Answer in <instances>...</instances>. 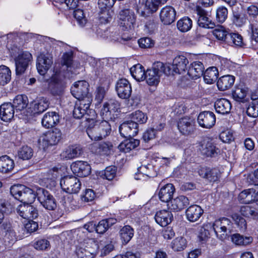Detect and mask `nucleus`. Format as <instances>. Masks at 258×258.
<instances>
[{"instance_id":"c03bdc74","label":"nucleus","mask_w":258,"mask_h":258,"mask_svg":"<svg viewBox=\"0 0 258 258\" xmlns=\"http://www.w3.org/2000/svg\"><path fill=\"white\" fill-rule=\"evenodd\" d=\"M111 147L112 145L110 143H95L91 145V150L96 153L106 154H107Z\"/></svg>"},{"instance_id":"4468645a","label":"nucleus","mask_w":258,"mask_h":258,"mask_svg":"<svg viewBox=\"0 0 258 258\" xmlns=\"http://www.w3.org/2000/svg\"><path fill=\"white\" fill-rule=\"evenodd\" d=\"M115 90L118 97L121 99H128L132 93V87L128 81L121 79L117 81L115 85Z\"/></svg>"},{"instance_id":"5701e85b","label":"nucleus","mask_w":258,"mask_h":258,"mask_svg":"<svg viewBox=\"0 0 258 258\" xmlns=\"http://www.w3.org/2000/svg\"><path fill=\"white\" fill-rule=\"evenodd\" d=\"M64 87V84L60 75L55 74L52 76L49 88L53 95H60L62 93Z\"/></svg>"},{"instance_id":"49530a36","label":"nucleus","mask_w":258,"mask_h":258,"mask_svg":"<svg viewBox=\"0 0 258 258\" xmlns=\"http://www.w3.org/2000/svg\"><path fill=\"white\" fill-rule=\"evenodd\" d=\"M164 127V125L160 123V128L153 127L147 129L143 135V140L146 143L149 142L150 140L154 139L156 137L157 133L161 131Z\"/></svg>"},{"instance_id":"ddd939ff","label":"nucleus","mask_w":258,"mask_h":258,"mask_svg":"<svg viewBox=\"0 0 258 258\" xmlns=\"http://www.w3.org/2000/svg\"><path fill=\"white\" fill-rule=\"evenodd\" d=\"M120 103L115 100H110L104 103L101 110V114L103 118L111 119L114 117V114L119 109Z\"/></svg>"},{"instance_id":"8fccbe9b","label":"nucleus","mask_w":258,"mask_h":258,"mask_svg":"<svg viewBox=\"0 0 258 258\" xmlns=\"http://www.w3.org/2000/svg\"><path fill=\"white\" fill-rule=\"evenodd\" d=\"M11 80V71L5 65L0 66V85L4 86Z\"/></svg>"},{"instance_id":"7ed1b4c3","label":"nucleus","mask_w":258,"mask_h":258,"mask_svg":"<svg viewBox=\"0 0 258 258\" xmlns=\"http://www.w3.org/2000/svg\"><path fill=\"white\" fill-rule=\"evenodd\" d=\"M119 8L120 10L118 17L120 27H122L124 30L132 29L136 22L134 12L127 5L120 4Z\"/></svg>"},{"instance_id":"3c124183","label":"nucleus","mask_w":258,"mask_h":258,"mask_svg":"<svg viewBox=\"0 0 258 258\" xmlns=\"http://www.w3.org/2000/svg\"><path fill=\"white\" fill-rule=\"evenodd\" d=\"M231 241L237 245H246L252 241V238L250 236H244L239 233L231 235Z\"/></svg>"},{"instance_id":"4c0bfd02","label":"nucleus","mask_w":258,"mask_h":258,"mask_svg":"<svg viewBox=\"0 0 258 258\" xmlns=\"http://www.w3.org/2000/svg\"><path fill=\"white\" fill-rule=\"evenodd\" d=\"M90 104L89 99H88V102L84 101L80 102L79 105L76 103L73 110L74 117L77 119L82 118L86 113V110L89 108Z\"/></svg>"},{"instance_id":"aec40b11","label":"nucleus","mask_w":258,"mask_h":258,"mask_svg":"<svg viewBox=\"0 0 258 258\" xmlns=\"http://www.w3.org/2000/svg\"><path fill=\"white\" fill-rule=\"evenodd\" d=\"M71 169L73 173L78 176L86 177L90 175L91 168L90 165L87 162L78 161L71 165Z\"/></svg>"},{"instance_id":"4be33fe9","label":"nucleus","mask_w":258,"mask_h":258,"mask_svg":"<svg viewBox=\"0 0 258 258\" xmlns=\"http://www.w3.org/2000/svg\"><path fill=\"white\" fill-rule=\"evenodd\" d=\"M199 175L210 182L217 181L220 176V171L216 169H211L206 167H201L198 170Z\"/></svg>"},{"instance_id":"a211bd4d","label":"nucleus","mask_w":258,"mask_h":258,"mask_svg":"<svg viewBox=\"0 0 258 258\" xmlns=\"http://www.w3.org/2000/svg\"><path fill=\"white\" fill-rule=\"evenodd\" d=\"M199 150L201 153L208 157L214 156L218 154V148L210 139H204L200 144Z\"/></svg>"},{"instance_id":"6e6d98bb","label":"nucleus","mask_w":258,"mask_h":258,"mask_svg":"<svg viewBox=\"0 0 258 258\" xmlns=\"http://www.w3.org/2000/svg\"><path fill=\"white\" fill-rule=\"evenodd\" d=\"M213 35L219 40L227 41L230 33L222 26H219L213 31Z\"/></svg>"},{"instance_id":"e433bc0d","label":"nucleus","mask_w":258,"mask_h":258,"mask_svg":"<svg viewBox=\"0 0 258 258\" xmlns=\"http://www.w3.org/2000/svg\"><path fill=\"white\" fill-rule=\"evenodd\" d=\"M124 141L121 143L119 146V150L124 153H128L133 149L137 147L140 144V140L128 138Z\"/></svg>"},{"instance_id":"39448f33","label":"nucleus","mask_w":258,"mask_h":258,"mask_svg":"<svg viewBox=\"0 0 258 258\" xmlns=\"http://www.w3.org/2000/svg\"><path fill=\"white\" fill-rule=\"evenodd\" d=\"M89 84L85 81L76 82L71 87V93L79 102L84 101L85 102H88V99L91 101L89 94Z\"/></svg>"},{"instance_id":"603ef678","label":"nucleus","mask_w":258,"mask_h":258,"mask_svg":"<svg viewBox=\"0 0 258 258\" xmlns=\"http://www.w3.org/2000/svg\"><path fill=\"white\" fill-rule=\"evenodd\" d=\"M192 25V20L187 17H184L177 23V27L181 32H185L189 31Z\"/></svg>"},{"instance_id":"13d9d810","label":"nucleus","mask_w":258,"mask_h":258,"mask_svg":"<svg viewBox=\"0 0 258 258\" xmlns=\"http://www.w3.org/2000/svg\"><path fill=\"white\" fill-rule=\"evenodd\" d=\"M131 118L132 120L131 121H134L136 122L137 125L138 123H145L146 122L147 120V115L140 110H137L131 114Z\"/></svg>"},{"instance_id":"a878e982","label":"nucleus","mask_w":258,"mask_h":258,"mask_svg":"<svg viewBox=\"0 0 258 258\" xmlns=\"http://www.w3.org/2000/svg\"><path fill=\"white\" fill-rule=\"evenodd\" d=\"M173 218L171 212L163 210L157 212L155 216L156 222L160 226L165 227L169 224Z\"/></svg>"},{"instance_id":"72a5a7b5","label":"nucleus","mask_w":258,"mask_h":258,"mask_svg":"<svg viewBox=\"0 0 258 258\" xmlns=\"http://www.w3.org/2000/svg\"><path fill=\"white\" fill-rule=\"evenodd\" d=\"M214 106L216 111L222 114L228 113L231 109L230 101L225 98L218 99Z\"/></svg>"},{"instance_id":"9d476101","label":"nucleus","mask_w":258,"mask_h":258,"mask_svg":"<svg viewBox=\"0 0 258 258\" xmlns=\"http://www.w3.org/2000/svg\"><path fill=\"white\" fill-rule=\"evenodd\" d=\"M197 14V23L198 25L204 28H213L215 23L211 19V16L209 13L201 6H197L196 8Z\"/></svg>"},{"instance_id":"bf43d9fd","label":"nucleus","mask_w":258,"mask_h":258,"mask_svg":"<svg viewBox=\"0 0 258 258\" xmlns=\"http://www.w3.org/2000/svg\"><path fill=\"white\" fill-rule=\"evenodd\" d=\"M110 221H114L113 219H104L100 221L97 225H96L95 230L98 233L103 234L105 232L108 228L112 226Z\"/></svg>"},{"instance_id":"79ce46f5","label":"nucleus","mask_w":258,"mask_h":258,"mask_svg":"<svg viewBox=\"0 0 258 258\" xmlns=\"http://www.w3.org/2000/svg\"><path fill=\"white\" fill-rule=\"evenodd\" d=\"M28 104V100L27 97L25 95H19L14 99L12 105L16 109V112H18L25 109Z\"/></svg>"},{"instance_id":"c9c22d12","label":"nucleus","mask_w":258,"mask_h":258,"mask_svg":"<svg viewBox=\"0 0 258 258\" xmlns=\"http://www.w3.org/2000/svg\"><path fill=\"white\" fill-rule=\"evenodd\" d=\"M235 77L231 75H226L221 77L217 81V85L221 91H225L231 88L233 85Z\"/></svg>"},{"instance_id":"de8ad7c7","label":"nucleus","mask_w":258,"mask_h":258,"mask_svg":"<svg viewBox=\"0 0 258 258\" xmlns=\"http://www.w3.org/2000/svg\"><path fill=\"white\" fill-rule=\"evenodd\" d=\"M82 153V149L80 146H73L68 147L63 152V156L67 159H71L79 157Z\"/></svg>"},{"instance_id":"c85d7f7f","label":"nucleus","mask_w":258,"mask_h":258,"mask_svg":"<svg viewBox=\"0 0 258 258\" xmlns=\"http://www.w3.org/2000/svg\"><path fill=\"white\" fill-rule=\"evenodd\" d=\"M15 108L11 103H5L0 106V117L4 121L11 120L14 116Z\"/></svg>"},{"instance_id":"a19ab883","label":"nucleus","mask_w":258,"mask_h":258,"mask_svg":"<svg viewBox=\"0 0 258 258\" xmlns=\"http://www.w3.org/2000/svg\"><path fill=\"white\" fill-rule=\"evenodd\" d=\"M151 70H153L157 75H159L160 77H161L163 74L166 75H171V69L170 66L165 65L160 61L155 62Z\"/></svg>"},{"instance_id":"09e8293b","label":"nucleus","mask_w":258,"mask_h":258,"mask_svg":"<svg viewBox=\"0 0 258 258\" xmlns=\"http://www.w3.org/2000/svg\"><path fill=\"white\" fill-rule=\"evenodd\" d=\"M248 92V88L240 85L232 91L233 98L237 102H243Z\"/></svg>"},{"instance_id":"f8f14e48","label":"nucleus","mask_w":258,"mask_h":258,"mask_svg":"<svg viewBox=\"0 0 258 258\" xmlns=\"http://www.w3.org/2000/svg\"><path fill=\"white\" fill-rule=\"evenodd\" d=\"M32 203H23L19 205L16 211L17 213L23 218L27 220L35 219L38 216L37 209Z\"/></svg>"},{"instance_id":"6e6552de","label":"nucleus","mask_w":258,"mask_h":258,"mask_svg":"<svg viewBox=\"0 0 258 258\" xmlns=\"http://www.w3.org/2000/svg\"><path fill=\"white\" fill-rule=\"evenodd\" d=\"M61 138V131L58 128H54L42 135L38 140V142L44 149L49 146L57 144Z\"/></svg>"},{"instance_id":"f257e3e1","label":"nucleus","mask_w":258,"mask_h":258,"mask_svg":"<svg viewBox=\"0 0 258 258\" xmlns=\"http://www.w3.org/2000/svg\"><path fill=\"white\" fill-rule=\"evenodd\" d=\"M87 128V134L91 140H101L108 136L111 128L110 123L106 120H95L90 119Z\"/></svg>"},{"instance_id":"e2e57ef3","label":"nucleus","mask_w":258,"mask_h":258,"mask_svg":"<svg viewBox=\"0 0 258 258\" xmlns=\"http://www.w3.org/2000/svg\"><path fill=\"white\" fill-rule=\"evenodd\" d=\"M33 155V149L27 146L22 147L18 152L19 158L23 160H29L32 158Z\"/></svg>"},{"instance_id":"9b49d317","label":"nucleus","mask_w":258,"mask_h":258,"mask_svg":"<svg viewBox=\"0 0 258 258\" xmlns=\"http://www.w3.org/2000/svg\"><path fill=\"white\" fill-rule=\"evenodd\" d=\"M53 63L52 55L48 52H41L37 57L36 64L38 73L41 75H44L51 67Z\"/></svg>"},{"instance_id":"412c9836","label":"nucleus","mask_w":258,"mask_h":258,"mask_svg":"<svg viewBox=\"0 0 258 258\" xmlns=\"http://www.w3.org/2000/svg\"><path fill=\"white\" fill-rule=\"evenodd\" d=\"M188 60L183 55H179L175 57L173 61V64L170 67L171 69V74L173 73L182 74L185 72L187 69V64Z\"/></svg>"},{"instance_id":"864d4df0","label":"nucleus","mask_w":258,"mask_h":258,"mask_svg":"<svg viewBox=\"0 0 258 258\" xmlns=\"http://www.w3.org/2000/svg\"><path fill=\"white\" fill-rule=\"evenodd\" d=\"M138 171L148 177H154L157 175V171L152 164L143 165L138 168Z\"/></svg>"},{"instance_id":"69168bd1","label":"nucleus","mask_w":258,"mask_h":258,"mask_svg":"<svg viewBox=\"0 0 258 258\" xmlns=\"http://www.w3.org/2000/svg\"><path fill=\"white\" fill-rule=\"evenodd\" d=\"M14 210V206L4 199H0V211L2 213L10 214Z\"/></svg>"},{"instance_id":"6ab92c4d","label":"nucleus","mask_w":258,"mask_h":258,"mask_svg":"<svg viewBox=\"0 0 258 258\" xmlns=\"http://www.w3.org/2000/svg\"><path fill=\"white\" fill-rule=\"evenodd\" d=\"M176 13L174 8L170 6H166L162 8L160 12L161 21L165 25H170L176 19Z\"/></svg>"},{"instance_id":"b1692460","label":"nucleus","mask_w":258,"mask_h":258,"mask_svg":"<svg viewBox=\"0 0 258 258\" xmlns=\"http://www.w3.org/2000/svg\"><path fill=\"white\" fill-rule=\"evenodd\" d=\"M49 105V103L46 98H41L33 101L30 104L29 109L33 115L38 114L46 110L48 108Z\"/></svg>"},{"instance_id":"0e129e2a","label":"nucleus","mask_w":258,"mask_h":258,"mask_svg":"<svg viewBox=\"0 0 258 258\" xmlns=\"http://www.w3.org/2000/svg\"><path fill=\"white\" fill-rule=\"evenodd\" d=\"M228 17V10L224 6H220L216 10V18L217 21L221 23L225 21Z\"/></svg>"},{"instance_id":"2eb2a0df","label":"nucleus","mask_w":258,"mask_h":258,"mask_svg":"<svg viewBox=\"0 0 258 258\" xmlns=\"http://www.w3.org/2000/svg\"><path fill=\"white\" fill-rule=\"evenodd\" d=\"M119 130L121 136L124 138H133L138 133V125L134 121H125L120 125Z\"/></svg>"},{"instance_id":"1a4fd4ad","label":"nucleus","mask_w":258,"mask_h":258,"mask_svg":"<svg viewBox=\"0 0 258 258\" xmlns=\"http://www.w3.org/2000/svg\"><path fill=\"white\" fill-rule=\"evenodd\" d=\"M32 59L31 54L28 51H23L15 59L16 74L17 76L22 75Z\"/></svg>"},{"instance_id":"37998d69","label":"nucleus","mask_w":258,"mask_h":258,"mask_svg":"<svg viewBox=\"0 0 258 258\" xmlns=\"http://www.w3.org/2000/svg\"><path fill=\"white\" fill-rule=\"evenodd\" d=\"M131 73L137 81H141L145 79V72L144 67L138 63L130 69Z\"/></svg>"},{"instance_id":"4d7b16f0","label":"nucleus","mask_w":258,"mask_h":258,"mask_svg":"<svg viewBox=\"0 0 258 258\" xmlns=\"http://www.w3.org/2000/svg\"><path fill=\"white\" fill-rule=\"evenodd\" d=\"M226 42L230 45L239 47L243 45L242 36L238 33H230Z\"/></svg>"},{"instance_id":"cd10ccee","label":"nucleus","mask_w":258,"mask_h":258,"mask_svg":"<svg viewBox=\"0 0 258 258\" xmlns=\"http://www.w3.org/2000/svg\"><path fill=\"white\" fill-rule=\"evenodd\" d=\"M159 7V5L158 2H156L155 0H147L145 4L144 11H142L140 13L139 9L137 6L136 8V10L142 17L147 18L150 15L156 12L158 9Z\"/></svg>"},{"instance_id":"ea45409f","label":"nucleus","mask_w":258,"mask_h":258,"mask_svg":"<svg viewBox=\"0 0 258 258\" xmlns=\"http://www.w3.org/2000/svg\"><path fill=\"white\" fill-rule=\"evenodd\" d=\"M218 75L219 73L217 68L210 67L203 73L204 81L207 84H211L217 80Z\"/></svg>"},{"instance_id":"393cba45","label":"nucleus","mask_w":258,"mask_h":258,"mask_svg":"<svg viewBox=\"0 0 258 258\" xmlns=\"http://www.w3.org/2000/svg\"><path fill=\"white\" fill-rule=\"evenodd\" d=\"M188 198L184 196H180L172 199L170 203L167 204V206L171 210L178 211L183 209L189 205Z\"/></svg>"},{"instance_id":"7c9ffc66","label":"nucleus","mask_w":258,"mask_h":258,"mask_svg":"<svg viewBox=\"0 0 258 258\" xmlns=\"http://www.w3.org/2000/svg\"><path fill=\"white\" fill-rule=\"evenodd\" d=\"M59 121V116L55 112L46 113L42 119V124L46 128L52 127Z\"/></svg>"},{"instance_id":"052dcab7","label":"nucleus","mask_w":258,"mask_h":258,"mask_svg":"<svg viewBox=\"0 0 258 258\" xmlns=\"http://www.w3.org/2000/svg\"><path fill=\"white\" fill-rule=\"evenodd\" d=\"M187 245L186 239L183 237L176 238L172 243V248L175 251L183 250Z\"/></svg>"},{"instance_id":"5fc2aeb1","label":"nucleus","mask_w":258,"mask_h":258,"mask_svg":"<svg viewBox=\"0 0 258 258\" xmlns=\"http://www.w3.org/2000/svg\"><path fill=\"white\" fill-rule=\"evenodd\" d=\"M160 77L153 70L148 69L145 74V79L150 86L156 85L160 81Z\"/></svg>"},{"instance_id":"2f4dec72","label":"nucleus","mask_w":258,"mask_h":258,"mask_svg":"<svg viewBox=\"0 0 258 258\" xmlns=\"http://www.w3.org/2000/svg\"><path fill=\"white\" fill-rule=\"evenodd\" d=\"M205 68L200 61L192 62L188 70L187 74L193 79H197L203 75Z\"/></svg>"},{"instance_id":"c756f323","label":"nucleus","mask_w":258,"mask_h":258,"mask_svg":"<svg viewBox=\"0 0 258 258\" xmlns=\"http://www.w3.org/2000/svg\"><path fill=\"white\" fill-rule=\"evenodd\" d=\"M174 190V186L172 184H166L161 188L159 192L158 196L160 200L163 202H166L168 204L172 200L171 199Z\"/></svg>"},{"instance_id":"774afa93","label":"nucleus","mask_w":258,"mask_h":258,"mask_svg":"<svg viewBox=\"0 0 258 258\" xmlns=\"http://www.w3.org/2000/svg\"><path fill=\"white\" fill-rule=\"evenodd\" d=\"M232 218L234 221L235 224L241 231L246 230L247 228L246 221L243 217L237 214H234L232 215Z\"/></svg>"},{"instance_id":"f3484780","label":"nucleus","mask_w":258,"mask_h":258,"mask_svg":"<svg viewBox=\"0 0 258 258\" xmlns=\"http://www.w3.org/2000/svg\"><path fill=\"white\" fill-rule=\"evenodd\" d=\"M195 121L189 117L181 118L178 122V128L180 132L184 135L192 134L195 131Z\"/></svg>"},{"instance_id":"f03ea898","label":"nucleus","mask_w":258,"mask_h":258,"mask_svg":"<svg viewBox=\"0 0 258 258\" xmlns=\"http://www.w3.org/2000/svg\"><path fill=\"white\" fill-rule=\"evenodd\" d=\"M11 194L23 203H33L37 197L31 188L22 184L13 185L10 188Z\"/></svg>"},{"instance_id":"680f3d73","label":"nucleus","mask_w":258,"mask_h":258,"mask_svg":"<svg viewBox=\"0 0 258 258\" xmlns=\"http://www.w3.org/2000/svg\"><path fill=\"white\" fill-rule=\"evenodd\" d=\"M116 0H98V6L101 13L108 12L114 5Z\"/></svg>"},{"instance_id":"f704fd0d","label":"nucleus","mask_w":258,"mask_h":258,"mask_svg":"<svg viewBox=\"0 0 258 258\" xmlns=\"http://www.w3.org/2000/svg\"><path fill=\"white\" fill-rule=\"evenodd\" d=\"M119 233L122 243L125 245L134 236V229L129 225H125L120 229Z\"/></svg>"},{"instance_id":"473e14b6","label":"nucleus","mask_w":258,"mask_h":258,"mask_svg":"<svg viewBox=\"0 0 258 258\" xmlns=\"http://www.w3.org/2000/svg\"><path fill=\"white\" fill-rule=\"evenodd\" d=\"M15 167L13 159L7 155L0 157V172L3 173L11 172Z\"/></svg>"},{"instance_id":"a18cd8bd","label":"nucleus","mask_w":258,"mask_h":258,"mask_svg":"<svg viewBox=\"0 0 258 258\" xmlns=\"http://www.w3.org/2000/svg\"><path fill=\"white\" fill-rule=\"evenodd\" d=\"M255 195L253 189L244 190L239 194L238 200L241 203L247 204L255 201Z\"/></svg>"},{"instance_id":"423d86ee","label":"nucleus","mask_w":258,"mask_h":258,"mask_svg":"<svg viewBox=\"0 0 258 258\" xmlns=\"http://www.w3.org/2000/svg\"><path fill=\"white\" fill-rule=\"evenodd\" d=\"M60 185L63 191L70 194H77L82 185L80 180L74 176L63 177L60 179Z\"/></svg>"},{"instance_id":"0eeeda50","label":"nucleus","mask_w":258,"mask_h":258,"mask_svg":"<svg viewBox=\"0 0 258 258\" xmlns=\"http://www.w3.org/2000/svg\"><path fill=\"white\" fill-rule=\"evenodd\" d=\"M37 199L46 209L54 210L57 207L56 201L54 197L47 190L39 187L37 189Z\"/></svg>"},{"instance_id":"dca6fc26","label":"nucleus","mask_w":258,"mask_h":258,"mask_svg":"<svg viewBox=\"0 0 258 258\" xmlns=\"http://www.w3.org/2000/svg\"><path fill=\"white\" fill-rule=\"evenodd\" d=\"M198 122L203 128H210L216 122L215 115L211 111L201 112L198 117Z\"/></svg>"},{"instance_id":"58836bf2","label":"nucleus","mask_w":258,"mask_h":258,"mask_svg":"<svg viewBox=\"0 0 258 258\" xmlns=\"http://www.w3.org/2000/svg\"><path fill=\"white\" fill-rule=\"evenodd\" d=\"M240 213L246 218L254 220L258 218V208L250 205L241 206Z\"/></svg>"},{"instance_id":"338daca9","label":"nucleus","mask_w":258,"mask_h":258,"mask_svg":"<svg viewBox=\"0 0 258 258\" xmlns=\"http://www.w3.org/2000/svg\"><path fill=\"white\" fill-rule=\"evenodd\" d=\"M74 16L81 27H84L87 23V20L82 10L77 9L74 11Z\"/></svg>"},{"instance_id":"20e7f679","label":"nucleus","mask_w":258,"mask_h":258,"mask_svg":"<svg viewBox=\"0 0 258 258\" xmlns=\"http://www.w3.org/2000/svg\"><path fill=\"white\" fill-rule=\"evenodd\" d=\"M213 229L217 237L223 241L227 238L231 232L232 224L229 219L224 217L215 221Z\"/></svg>"},{"instance_id":"bb28decb","label":"nucleus","mask_w":258,"mask_h":258,"mask_svg":"<svg viewBox=\"0 0 258 258\" xmlns=\"http://www.w3.org/2000/svg\"><path fill=\"white\" fill-rule=\"evenodd\" d=\"M204 211L201 207L197 205L189 206L186 210L187 219L191 222L198 221L203 214Z\"/></svg>"}]
</instances>
